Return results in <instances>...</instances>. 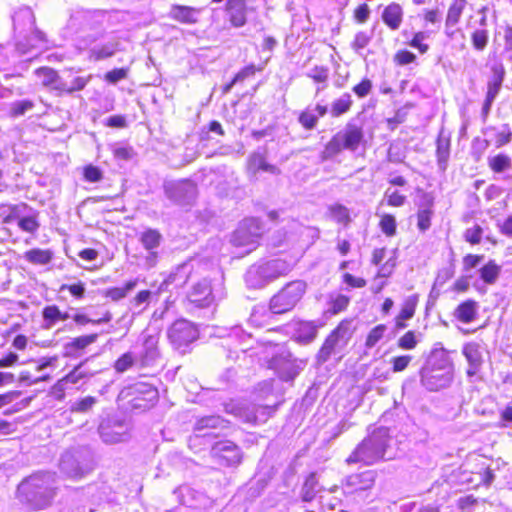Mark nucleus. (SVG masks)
Instances as JSON below:
<instances>
[{
  "mask_svg": "<svg viewBox=\"0 0 512 512\" xmlns=\"http://www.w3.org/2000/svg\"><path fill=\"white\" fill-rule=\"evenodd\" d=\"M388 442V429L385 427L377 428L357 445L346 459V463L372 465L385 457Z\"/></svg>",
  "mask_w": 512,
  "mask_h": 512,
  "instance_id": "nucleus-1",
  "label": "nucleus"
},
{
  "mask_svg": "<svg viewBox=\"0 0 512 512\" xmlns=\"http://www.w3.org/2000/svg\"><path fill=\"white\" fill-rule=\"evenodd\" d=\"M364 138L362 127L355 123H348L345 128L337 132L325 145L320 153L321 161H327L341 153L343 149L356 151Z\"/></svg>",
  "mask_w": 512,
  "mask_h": 512,
  "instance_id": "nucleus-2",
  "label": "nucleus"
},
{
  "mask_svg": "<svg viewBox=\"0 0 512 512\" xmlns=\"http://www.w3.org/2000/svg\"><path fill=\"white\" fill-rule=\"evenodd\" d=\"M293 266L292 262L285 259H271L250 267L245 279L247 284L252 287H262L267 282L286 276L293 269Z\"/></svg>",
  "mask_w": 512,
  "mask_h": 512,
  "instance_id": "nucleus-3",
  "label": "nucleus"
},
{
  "mask_svg": "<svg viewBox=\"0 0 512 512\" xmlns=\"http://www.w3.org/2000/svg\"><path fill=\"white\" fill-rule=\"evenodd\" d=\"M353 320L345 319L329 334L320 348L316 360L319 365L327 362L331 356L338 355L347 346L353 332Z\"/></svg>",
  "mask_w": 512,
  "mask_h": 512,
  "instance_id": "nucleus-4",
  "label": "nucleus"
},
{
  "mask_svg": "<svg viewBox=\"0 0 512 512\" xmlns=\"http://www.w3.org/2000/svg\"><path fill=\"white\" fill-rule=\"evenodd\" d=\"M119 398L126 402L131 410L145 411L155 405L158 390L151 384L137 382L121 390Z\"/></svg>",
  "mask_w": 512,
  "mask_h": 512,
  "instance_id": "nucleus-5",
  "label": "nucleus"
},
{
  "mask_svg": "<svg viewBox=\"0 0 512 512\" xmlns=\"http://www.w3.org/2000/svg\"><path fill=\"white\" fill-rule=\"evenodd\" d=\"M59 467L69 478H82L93 469L92 453L86 447L68 450L61 456Z\"/></svg>",
  "mask_w": 512,
  "mask_h": 512,
  "instance_id": "nucleus-6",
  "label": "nucleus"
},
{
  "mask_svg": "<svg viewBox=\"0 0 512 512\" xmlns=\"http://www.w3.org/2000/svg\"><path fill=\"white\" fill-rule=\"evenodd\" d=\"M307 285L302 280L287 283L269 302L273 314H284L293 310L306 293Z\"/></svg>",
  "mask_w": 512,
  "mask_h": 512,
  "instance_id": "nucleus-7",
  "label": "nucleus"
},
{
  "mask_svg": "<svg viewBox=\"0 0 512 512\" xmlns=\"http://www.w3.org/2000/svg\"><path fill=\"white\" fill-rule=\"evenodd\" d=\"M261 222L256 218L244 219L231 237L233 246L243 248V253L247 254L255 250L262 236Z\"/></svg>",
  "mask_w": 512,
  "mask_h": 512,
  "instance_id": "nucleus-8",
  "label": "nucleus"
},
{
  "mask_svg": "<svg viewBox=\"0 0 512 512\" xmlns=\"http://www.w3.org/2000/svg\"><path fill=\"white\" fill-rule=\"evenodd\" d=\"M225 411L247 423H265L276 411V406L256 405L231 401L225 404Z\"/></svg>",
  "mask_w": 512,
  "mask_h": 512,
  "instance_id": "nucleus-9",
  "label": "nucleus"
},
{
  "mask_svg": "<svg viewBox=\"0 0 512 512\" xmlns=\"http://www.w3.org/2000/svg\"><path fill=\"white\" fill-rule=\"evenodd\" d=\"M163 189L170 201L181 206L191 205L197 197V186L189 179L167 180Z\"/></svg>",
  "mask_w": 512,
  "mask_h": 512,
  "instance_id": "nucleus-10",
  "label": "nucleus"
},
{
  "mask_svg": "<svg viewBox=\"0 0 512 512\" xmlns=\"http://www.w3.org/2000/svg\"><path fill=\"white\" fill-rule=\"evenodd\" d=\"M223 296L222 287L214 288L211 281L204 278L192 286L187 298L195 307L206 308L211 306L217 299L223 298Z\"/></svg>",
  "mask_w": 512,
  "mask_h": 512,
  "instance_id": "nucleus-11",
  "label": "nucleus"
},
{
  "mask_svg": "<svg viewBox=\"0 0 512 512\" xmlns=\"http://www.w3.org/2000/svg\"><path fill=\"white\" fill-rule=\"evenodd\" d=\"M167 334L172 346L182 353L199 336L197 328L185 319L175 321L168 329Z\"/></svg>",
  "mask_w": 512,
  "mask_h": 512,
  "instance_id": "nucleus-12",
  "label": "nucleus"
},
{
  "mask_svg": "<svg viewBox=\"0 0 512 512\" xmlns=\"http://www.w3.org/2000/svg\"><path fill=\"white\" fill-rule=\"evenodd\" d=\"M159 338L158 332L150 333L149 330L142 332L140 336L141 349L136 356L140 367H154L158 364L161 356L158 348Z\"/></svg>",
  "mask_w": 512,
  "mask_h": 512,
  "instance_id": "nucleus-13",
  "label": "nucleus"
},
{
  "mask_svg": "<svg viewBox=\"0 0 512 512\" xmlns=\"http://www.w3.org/2000/svg\"><path fill=\"white\" fill-rule=\"evenodd\" d=\"M101 439L107 444H115L128 438L129 424L124 420L107 419L98 428Z\"/></svg>",
  "mask_w": 512,
  "mask_h": 512,
  "instance_id": "nucleus-14",
  "label": "nucleus"
},
{
  "mask_svg": "<svg viewBox=\"0 0 512 512\" xmlns=\"http://www.w3.org/2000/svg\"><path fill=\"white\" fill-rule=\"evenodd\" d=\"M83 366L84 362L79 363L70 373L58 380L50 392L54 399L62 400L65 396V390L68 385H75L79 383L80 380L92 377L96 373L95 371L84 370Z\"/></svg>",
  "mask_w": 512,
  "mask_h": 512,
  "instance_id": "nucleus-15",
  "label": "nucleus"
},
{
  "mask_svg": "<svg viewBox=\"0 0 512 512\" xmlns=\"http://www.w3.org/2000/svg\"><path fill=\"white\" fill-rule=\"evenodd\" d=\"M453 372L443 369L423 368L421 371V384L429 391H438L450 386Z\"/></svg>",
  "mask_w": 512,
  "mask_h": 512,
  "instance_id": "nucleus-16",
  "label": "nucleus"
},
{
  "mask_svg": "<svg viewBox=\"0 0 512 512\" xmlns=\"http://www.w3.org/2000/svg\"><path fill=\"white\" fill-rule=\"evenodd\" d=\"M211 455L218 460L219 464L226 466L237 465L241 461L240 449L229 440L216 442L211 448Z\"/></svg>",
  "mask_w": 512,
  "mask_h": 512,
  "instance_id": "nucleus-17",
  "label": "nucleus"
},
{
  "mask_svg": "<svg viewBox=\"0 0 512 512\" xmlns=\"http://www.w3.org/2000/svg\"><path fill=\"white\" fill-rule=\"evenodd\" d=\"M163 237L157 229L148 228L141 232L139 241L143 248L148 252L146 264L149 267L155 266L158 258V248L162 243Z\"/></svg>",
  "mask_w": 512,
  "mask_h": 512,
  "instance_id": "nucleus-18",
  "label": "nucleus"
},
{
  "mask_svg": "<svg viewBox=\"0 0 512 512\" xmlns=\"http://www.w3.org/2000/svg\"><path fill=\"white\" fill-rule=\"evenodd\" d=\"M226 426L227 422L220 416L209 415L204 416L196 421L193 432L196 438H214L217 436V433L214 430L225 428Z\"/></svg>",
  "mask_w": 512,
  "mask_h": 512,
  "instance_id": "nucleus-19",
  "label": "nucleus"
},
{
  "mask_svg": "<svg viewBox=\"0 0 512 512\" xmlns=\"http://www.w3.org/2000/svg\"><path fill=\"white\" fill-rule=\"evenodd\" d=\"M376 472L373 470H367L361 473L351 474L347 476L343 482L344 488L347 492L365 491L375 483Z\"/></svg>",
  "mask_w": 512,
  "mask_h": 512,
  "instance_id": "nucleus-20",
  "label": "nucleus"
},
{
  "mask_svg": "<svg viewBox=\"0 0 512 512\" xmlns=\"http://www.w3.org/2000/svg\"><path fill=\"white\" fill-rule=\"evenodd\" d=\"M462 353L468 362L467 376L477 375L484 362L480 345L475 342L467 343L463 346Z\"/></svg>",
  "mask_w": 512,
  "mask_h": 512,
  "instance_id": "nucleus-21",
  "label": "nucleus"
},
{
  "mask_svg": "<svg viewBox=\"0 0 512 512\" xmlns=\"http://www.w3.org/2000/svg\"><path fill=\"white\" fill-rule=\"evenodd\" d=\"M433 206L434 198L429 193H423L417 211V227L422 232L427 231L431 226Z\"/></svg>",
  "mask_w": 512,
  "mask_h": 512,
  "instance_id": "nucleus-22",
  "label": "nucleus"
},
{
  "mask_svg": "<svg viewBox=\"0 0 512 512\" xmlns=\"http://www.w3.org/2000/svg\"><path fill=\"white\" fill-rule=\"evenodd\" d=\"M40 477L42 476L34 473V510L47 507L54 496V480H42L45 486H40L36 483V478Z\"/></svg>",
  "mask_w": 512,
  "mask_h": 512,
  "instance_id": "nucleus-23",
  "label": "nucleus"
},
{
  "mask_svg": "<svg viewBox=\"0 0 512 512\" xmlns=\"http://www.w3.org/2000/svg\"><path fill=\"white\" fill-rule=\"evenodd\" d=\"M492 76L487 83L486 96L496 99L505 79V68L502 63H496L491 67Z\"/></svg>",
  "mask_w": 512,
  "mask_h": 512,
  "instance_id": "nucleus-24",
  "label": "nucleus"
},
{
  "mask_svg": "<svg viewBox=\"0 0 512 512\" xmlns=\"http://www.w3.org/2000/svg\"><path fill=\"white\" fill-rule=\"evenodd\" d=\"M427 368L453 372L454 368L449 352L442 347L434 348L430 354Z\"/></svg>",
  "mask_w": 512,
  "mask_h": 512,
  "instance_id": "nucleus-25",
  "label": "nucleus"
},
{
  "mask_svg": "<svg viewBox=\"0 0 512 512\" xmlns=\"http://www.w3.org/2000/svg\"><path fill=\"white\" fill-rule=\"evenodd\" d=\"M227 13L234 27H242L246 23V5L244 0H228Z\"/></svg>",
  "mask_w": 512,
  "mask_h": 512,
  "instance_id": "nucleus-26",
  "label": "nucleus"
},
{
  "mask_svg": "<svg viewBox=\"0 0 512 512\" xmlns=\"http://www.w3.org/2000/svg\"><path fill=\"white\" fill-rule=\"evenodd\" d=\"M382 20L391 30H398L403 20L402 7L398 3H390L382 12Z\"/></svg>",
  "mask_w": 512,
  "mask_h": 512,
  "instance_id": "nucleus-27",
  "label": "nucleus"
},
{
  "mask_svg": "<svg viewBox=\"0 0 512 512\" xmlns=\"http://www.w3.org/2000/svg\"><path fill=\"white\" fill-rule=\"evenodd\" d=\"M96 338V334L74 338L64 346L65 355L75 358L80 357L83 354V349L95 342Z\"/></svg>",
  "mask_w": 512,
  "mask_h": 512,
  "instance_id": "nucleus-28",
  "label": "nucleus"
},
{
  "mask_svg": "<svg viewBox=\"0 0 512 512\" xmlns=\"http://www.w3.org/2000/svg\"><path fill=\"white\" fill-rule=\"evenodd\" d=\"M317 335V326L311 321H297L294 324V337L301 343L312 342Z\"/></svg>",
  "mask_w": 512,
  "mask_h": 512,
  "instance_id": "nucleus-29",
  "label": "nucleus"
},
{
  "mask_svg": "<svg viewBox=\"0 0 512 512\" xmlns=\"http://www.w3.org/2000/svg\"><path fill=\"white\" fill-rule=\"evenodd\" d=\"M478 303L475 300L468 299L457 306L453 315L462 323H471L476 319Z\"/></svg>",
  "mask_w": 512,
  "mask_h": 512,
  "instance_id": "nucleus-30",
  "label": "nucleus"
},
{
  "mask_svg": "<svg viewBox=\"0 0 512 512\" xmlns=\"http://www.w3.org/2000/svg\"><path fill=\"white\" fill-rule=\"evenodd\" d=\"M118 50H120V42L117 39H112L104 44L94 46L91 49V57L99 61L113 56Z\"/></svg>",
  "mask_w": 512,
  "mask_h": 512,
  "instance_id": "nucleus-31",
  "label": "nucleus"
},
{
  "mask_svg": "<svg viewBox=\"0 0 512 512\" xmlns=\"http://www.w3.org/2000/svg\"><path fill=\"white\" fill-rule=\"evenodd\" d=\"M197 10L188 6L174 5L170 15L173 19L186 24L197 22Z\"/></svg>",
  "mask_w": 512,
  "mask_h": 512,
  "instance_id": "nucleus-32",
  "label": "nucleus"
},
{
  "mask_svg": "<svg viewBox=\"0 0 512 512\" xmlns=\"http://www.w3.org/2000/svg\"><path fill=\"white\" fill-rule=\"evenodd\" d=\"M500 273L501 266H499L494 260H489L479 269L480 278L488 285L495 284Z\"/></svg>",
  "mask_w": 512,
  "mask_h": 512,
  "instance_id": "nucleus-33",
  "label": "nucleus"
},
{
  "mask_svg": "<svg viewBox=\"0 0 512 512\" xmlns=\"http://www.w3.org/2000/svg\"><path fill=\"white\" fill-rule=\"evenodd\" d=\"M319 482L315 473H311L306 478L302 490L301 497L304 502H311L320 492Z\"/></svg>",
  "mask_w": 512,
  "mask_h": 512,
  "instance_id": "nucleus-34",
  "label": "nucleus"
},
{
  "mask_svg": "<svg viewBox=\"0 0 512 512\" xmlns=\"http://www.w3.org/2000/svg\"><path fill=\"white\" fill-rule=\"evenodd\" d=\"M57 361V357L41 358L37 361V372L42 374L37 377L34 376V384L42 380H47L50 373L56 368Z\"/></svg>",
  "mask_w": 512,
  "mask_h": 512,
  "instance_id": "nucleus-35",
  "label": "nucleus"
},
{
  "mask_svg": "<svg viewBox=\"0 0 512 512\" xmlns=\"http://www.w3.org/2000/svg\"><path fill=\"white\" fill-rule=\"evenodd\" d=\"M249 169L254 173L262 170L272 174L279 172L278 168L265 161L264 156L261 153H253L249 158Z\"/></svg>",
  "mask_w": 512,
  "mask_h": 512,
  "instance_id": "nucleus-36",
  "label": "nucleus"
},
{
  "mask_svg": "<svg viewBox=\"0 0 512 512\" xmlns=\"http://www.w3.org/2000/svg\"><path fill=\"white\" fill-rule=\"evenodd\" d=\"M191 265L189 263H184L182 265H179L175 272L171 273L167 280V284H174L177 287L183 286L189 277V274L191 272Z\"/></svg>",
  "mask_w": 512,
  "mask_h": 512,
  "instance_id": "nucleus-37",
  "label": "nucleus"
},
{
  "mask_svg": "<svg viewBox=\"0 0 512 512\" xmlns=\"http://www.w3.org/2000/svg\"><path fill=\"white\" fill-rule=\"evenodd\" d=\"M353 104L352 97L349 93H344L341 97L334 100L331 104V115L339 117L348 112Z\"/></svg>",
  "mask_w": 512,
  "mask_h": 512,
  "instance_id": "nucleus-38",
  "label": "nucleus"
},
{
  "mask_svg": "<svg viewBox=\"0 0 512 512\" xmlns=\"http://www.w3.org/2000/svg\"><path fill=\"white\" fill-rule=\"evenodd\" d=\"M436 153L440 169L445 170L450 155V140L448 138L438 137Z\"/></svg>",
  "mask_w": 512,
  "mask_h": 512,
  "instance_id": "nucleus-39",
  "label": "nucleus"
},
{
  "mask_svg": "<svg viewBox=\"0 0 512 512\" xmlns=\"http://www.w3.org/2000/svg\"><path fill=\"white\" fill-rule=\"evenodd\" d=\"M16 499L24 505L30 507L32 503V481L29 477L24 478L16 490Z\"/></svg>",
  "mask_w": 512,
  "mask_h": 512,
  "instance_id": "nucleus-40",
  "label": "nucleus"
},
{
  "mask_svg": "<svg viewBox=\"0 0 512 512\" xmlns=\"http://www.w3.org/2000/svg\"><path fill=\"white\" fill-rule=\"evenodd\" d=\"M466 0H454L451 6L448 9L447 17H446V26L453 27L455 26L462 15V12L465 8Z\"/></svg>",
  "mask_w": 512,
  "mask_h": 512,
  "instance_id": "nucleus-41",
  "label": "nucleus"
},
{
  "mask_svg": "<svg viewBox=\"0 0 512 512\" xmlns=\"http://www.w3.org/2000/svg\"><path fill=\"white\" fill-rule=\"evenodd\" d=\"M137 279L128 281L123 287H113L107 290L106 296L114 301H118L126 297V295L135 289L137 286Z\"/></svg>",
  "mask_w": 512,
  "mask_h": 512,
  "instance_id": "nucleus-42",
  "label": "nucleus"
},
{
  "mask_svg": "<svg viewBox=\"0 0 512 512\" xmlns=\"http://www.w3.org/2000/svg\"><path fill=\"white\" fill-rule=\"evenodd\" d=\"M512 162L510 157L504 154H498L492 158H489V167L496 173H501L505 170L510 169Z\"/></svg>",
  "mask_w": 512,
  "mask_h": 512,
  "instance_id": "nucleus-43",
  "label": "nucleus"
},
{
  "mask_svg": "<svg viewBox=\"0 0 512 512\" xmlns=\"http://www.w3.org/2000/svg\"><path fill=\"white\" fill-rule=\"evenodd\" d=\"M98 402V399L93 396H86L84 398H81L77 401H75L71 405V411L77 412V413H87L89 412L94 405Z\"/></svg>",
  "mask_w": 512,
  "mask_h": 512,
  "instance_id": "nucleus-44",
  "label": "nucleus"
},
{
  "mask_svg": "<svg viewBox=\"0 0 512 512\" xmlns=\"http://www.w3.org/2000/svg\"><path fill=\"white\" fill-rule=\"evenodd\" d=\"M387 330L386 325L379 324L375 326L367 335L365 346L367 348H373L384 336Z\"/></svg>",
  "mask_w": 512,
  "mask_h": 512,
  "instance_id": "nucleus-45",
  "label": "nucleus"
},
{
  "mask_svg": "<svg viewBox=\"0 0 512 512\" xmlns=\"http://www.w3.org/2000/svg\"><path fill=\"white\" fill-rule=\"evenodd\" d=\"M331 217L339 223L347 224L350 221V214L347 207L341 204H334L329 207Z\"/></svg>",
  "mask_w": 512,
  "mask_h": 512,
  "instance_id": "nucleus-46",
  "label": "nucleus"
},
{
  "mask_svg": "<svg viewBox=\"0 0 512 512\" xmlns=\"http://www.w3.org/2000/svg\"><path fill=\"white\" fill-rule=\"evenodd\" d=\"M349 301V297L342 294H338L335 297H331L328 311L334 315L338 314L347 308Z\"/></svg>",
  "mask_w": 512,
  "mask_h": 512,
  "instance_id": "nucleus-47",
  "label": "nucleus"
},
{
  "mask_svg": "<svg viewBox=\"0 0 512 512\" xmlns=\"http://www.w3.org/2000/svg\"><path fill=\"white\" fill-rule=\"evenodd\" d=\"M301 369L298 364L289 361L278 371V374L283 381H292L300 373Z\"/></svg>",
  "mask_w": 512,
  "mask_h": 512,
  "instance_id": "nucleus-48",
  "label": "nucleus"
},
{
  "mask_svg": "<svg viewBox=\"0 0 512 512\" xmlns=\"http://www.w3.org/2000/svg\"><path fill=\"white\" fill-rule=\"evenodd\" d=\"M298 121L305 129L312 130L318 123V116L314 111L306 109L300 113Z\"/></svg>",
  "mask_w": 512,
  "mask_h": 512,
  "instance_id": "nucleus-49",
  "label": "nucleus"
},
{
  "mask_svg": "<svg viewBox=\"0 0 512 512\" xmlns=\"http://www.w3.org/2000/svg\"><path fill=\"white\" fill-rule=\"evenodd\" d=\"M137 362V357L131 352L124 353L114 364V368L117 372H125L131 368Z\"/></svg>",
  "mask_w": 512,
  "mask_h": 512,
  "instance_id": "nucleus-50",
  "label": "nucleus"
},
{
  "mask_svg": "<svg viewBox=\"0 0 512 512\" xmlns=\"http://www.w3.org/2000/svg\"><path fill=\"white\" fill-rule=\"evenodd\" d=\"M471 41L473 47L478 51H483L488 43V32L485 29H477L472 33Z\"/></svg>",
  "mask_w": 512,
  "mask_h": 512,
  "instance_id": "nucleus-51",
  "label": "nucleus"
},
{
  "mask_svg": "<svg viewBox=\"0 0 512 512\" xmlns=\"http://www.w3.org/2000/svg\"><path fill=\"white\" fill-rule=\"evenodd\" d=\"M37 78L41 79L44 86L50 85L56 81L57 73L55 70L47 67L37 68L35 71Z\"/></svg>",
  "mask_w": 512,
  "mask_h": 512,
  "instance_id": "nucleus-52",
  "label": "nucleus"
},
{
  "mask_svg": "<svg viewBox=\"0 0 512 512\" xmlns=\"http://www.w3.org/2000/svg\"><path fill=\"white\" fill-rule=\"evenodd\" d=\"M307 76L317 83L325 84L329 77V69L324 66H315L309 70Z\"/></svg>",
  "mask_w": 512,
  "mask_h": 512,
  "instance_id": "nucleus-53",
  "label": "nucleus"
},
{
  "mask_svg": "<svg viewBox=\"0 0 512 512\" xmlns=\"http://www.w3.org/2000/svg\"><path fill=\"white\" fill-rule=\"evenodd\" d=\"M380 228L387 236H393L396 233V219L390 214H385L380 220Z\"/></svg>",
  "mask_w": 512,
  "mask_h": 512,
  "instance_id": "nucleus-54",
  "label": "nucleus"
},
{
  "mask_svg": "<svg viewBox=\"0 0 512 512\" xmlns=\"http://www.w3.org/2000/svg\"><path fill=\"white\" fill-rule=\"evenodd\" d=\"M384 197L387 199V204L394 207H400L404 205L406 201L405 195H402L397 190H393L391 188L386 189Z\"/></svg>",
  "mask_w": 512,
  "mask_h": 512,
  "instance_id": "nucleus-55",
  "label": "nucleus"
},
{
  "mask_svg": "<svg viewBox=\"0 0 512 512\" xmlns=\"http://www.w3.org/2000/svg\"><path fill=\"white\" fill-rule=\"evenodd\" d=\"M426 38V32H417L414 34L412 40L409 42V46L417 49L421 54H425L429 50V46L423 43Z\"/></svg>",
  "mask_w": 512,
  "mask_h": 512,
  "instance_id": "nucleus-56",
  "label": "nucleus"
},
{
  "mask_svg": "<svg viewBox=\"0 0 512 512\" xmlns=\"http://www.w3.org/2000/svg\"><path fill=\"white\" fill-rule=\"evenodd\" d=\"M483 229L479 225L467 228L464 232V238L467 242L475 245L479 244L482 239Z\"/></svg>",
  "mask_w": 512,
  "mask_h": 512,
  "instance_id": "nucleus-57",
  "label": "nucleus"
},
{
  "mask_svg": "<svg viewBox=\"0 0 512 512\" xmlns=\"http://www.w3.org/2000/svg\"><path fill=\"white\" fill-rule=\"evenodd\" d=\"M32 108V102L25 100V101H17L11 104L10 107V116L17 118L25 114L26 111L30 110Z\"/></svg>",
  "mask_w": 512,
  "mask_h": 512,
  "instance_id": "nucleus-58",
  "label": "nucleus"
},
{
  "mask_svg": "<svg viewBox=\"0 0 512 512\" xmlns=\"http://www.w3.org/2000/svg\"><path fill=\"white\" fill-rule=\"evenodd\" d=\"M418 340L416 338V334L414 331L406 332L402 337L398 340V346L401 349L411 350L416 347Z\"/></svg>",
  "mask_w": 512,
  "mask_h": 512,
  "instance_id": "nucleus-59",
  "label": "nucleus"
},
{
  "mask_svg": "<svg viewBox=\"0 0 512 512\" xmlns=\"http://www.w3.org/2000/svg\"><path fill=\"white\" fill-rule=\"evenodd\" d=\"M416 61V55L408 50H399L394 55V62L397 65L404 66Z\"/></svg>",
  "mask_w": 512,
  "mask_h": 512,
  "instance_id": "nucleus-60",
  "label": "nucleus"
},
{
  "mask_svg": "<svg viewBox=\"0 0 512 512\" xmlns=\"http://www.w3.org/2000/svg\"><path fill=\"white\" fill-rule=\"evenodd\" d=\"M512 139V132L508 124H504L502 129L496 134V147L500 148L508 144Z\"/></svg>",
  "mask_w": 512,
  "mask_h": 512,
  "instance_id": "nucleus-61",
  "label": "nucleus"
},
{
  "mask_svg": "<svg viewBox=\"0 0 512 512\" xmlns=\"http://www.w3.org/2000/svg\"><path fill=\"white\" fill-rule=\"evenodd\" d=\"M415 306H416V301L412 297L408 298L398 315L399 319H403V320L411 319L415 313Z\"/></svg>",
  "mask_w": 512,
  "mask_h": 512,
  "instance_id": "nucleus-62",
  "label": "nucleus"
},
{
  "mask_svg": "<svg viewBox=\"0 0 512 512\" xmlns=\"http://www.w3.org/2000/svg\"><path fill=\"white\" fill-rule=\"evenodd\" d=\"M128 75V69L126 68H116L105 74V80L109 83L115 84L120 80H123Z\"/></svg>",
  "mask_w": 512,
  "mask_h": 512,
  "instance_id": "nucleus-63",
  "label": "nucleus"
},
{
  "mask_svg": "<svg viewBox=\"0 0 512 512\" xmlns=\"http://www.w3.org/2000/svg\"><path fill=\"white\" fill-rule=\"evenodd\" d=\"M352 90L359 98H364L371 92L372 82L365 78L359 84L355 85Z\"/></svg>",
  "mask_w": 512,
  "mask_h": 512,
  "instance_id": "nucleus-64",
  "label": "nucleus"
}]
</instances>
